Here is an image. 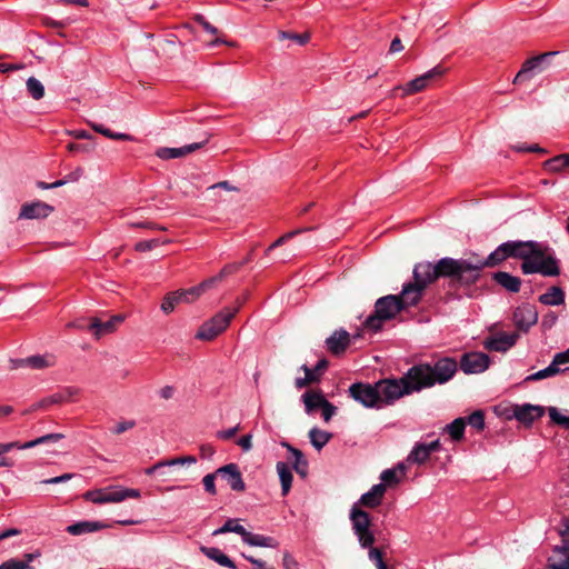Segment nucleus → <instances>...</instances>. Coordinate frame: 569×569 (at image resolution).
<instances>
[{
  "label": "nucleus",
  "mask_w": 569,
  "mask_h": 569,
  "mask_svg": "<svg viewBox=\"0 0 569 569\" xmlns=\"http://www.w3.org/2000/svg\"><path fill=\"white\" fill-rule=\"evenodd\" d=\"M508 258L520 259L523 274L539 273L543 277H557L560 274L559 260L550 248L541 242L528 240H512L499 244L485 260H473V266L479 267V272L485 267H495Z\"/></svg>",
  "instance_id": "nucleus-1"
},
{
  "label": "nucleus",
  "mask_w": 569,
  "mask_h": 569,
  "mask_svg": "<svg viewBox=\"0 0 569 569\" xmlns=\"http://www.w3.org/2000/svg\"><path fill=\"white\" fill-rule=\"evenodd\" d=\"M458 370L453 358L443 357L435 362L420 363L407 371V378L416 380V389L422 390L435 385H443L451 380Z\"/></svg>",
  "instance_id": "nucleus-2"
},
{
  "label": "nucleus",
  "mask_w": 569,
  "mask_h": 569,
  "mask_svg": "<svg viewBox=\"0 0 569 569\" xmlns=\"http://www.w3.org/2000/svg\"><path fill=\"white\" fill-rule=\"evenodd\" d=\"M410 299L403 296V289L400 295H388L379 298L375 303V313L365 321V327L373 331L379 330L383 322L396 317L401 310L416 306L418 302H409Z\"/></svg>",
  "instance_id": "nucleus-3"
},
{
  "label": "nucleus",
  "mask_w": 569,
  "mask_h": 569,
  "mask_svg": "<svg viewBox=\"0 0 569 569\" xmlns=\"http://www.w3.org/2000/svg\"><path fill=\"white\" fill-rule=\"evenodd\" d=\"M437 279L450 278L463 284H472L479 279V267L473 260L442 258L436 263Z\"/></svg>",
  "instance_id": "nucleus-4"
},
{
  "label": "nucleus",
  "mask_w": 569,
  "mask_h": 569,
  "mask_svg": "<svg viewBox=\"0 0 569 569\" xmlns=\"http://www.w3.org/2000/svg\"><path fill=\"white\" fill-rule=\"evenodd\" d=\"M246 299L247 296H244L243 298H238L234 308H224L220 312L214 315L211 319L202 323L196 333V338L204 341L213 340L217 336H219L228 328L231 319L240 310Z\"/></svg>",
  "instance_id": "nucleus-5"
},
{
  "label": "nucleus",
  "mask_w": 569,
  "mask_h": 569,
  "mask_svg": "<svg viewBox=\"0 0 569 569\" xmlns=\"http://www.w3.org/2000/svg\"><path fill=\"white\" fill-rule=\"evenodd\" d=\"M416 380L407 378V373L399 379H383L376 382L379 390V403L391 405L406 395L420 391L416 389Z\"/></svg>",
  "instance_id": "nucleus-6"
},
{
  "label": "nucleus",
  "mask_w": 569,
  "mask_h": 569,
  "mask_svg": "<svg viewBox=\"0 0 569 569\" xmlns=\"http://www.w3.org/2000/svg\"><path fill=\"white\" fill-rule=\"evenodd\" d=\"M437 279L436 264L420 262L413 268V282L403 284V296L409 302H419L426 287Z\"/></svg>",
  "instance_id": "nucleus-7"
},
{
  "label": "nucleus",
  "mask_w": 569,
  "mask_h": 569,
  "mask_svg": "<svg viewBox=\"0 0 569 569\" xmlns=\"http://www.w3.org/2000/svg\"><path fill=\"white\" fill-rule=\"evenodd\" d=\"M352 530L362 548H369L375 542L373 532L370 530L371 518L367 511L353 503L349 515Z\"/></svg>",
  "instance_id": "nucleus-8"
},
{
  "label": "nucleus",
  "mask_w": 569,
  "mask_h": 569,
  "mask_svg": "<svg viewBox=\"0 0 569 569\" xmlns=\"http://www.w3.org/2000/svg\"><path fill=\"white\" fill-rule=\"evenodd\" d=\"M140 496L137 489H126L121 487H106L90 490L84 493V499L93 503H117L127 498H138Z\"/></svg>",
  "instance_id": "nucleus-9"
},
{
  "label": "nucleus",
  "mask_w": 569,
  "mask_h": 569,
  "mask_svg": "<svg viewBox=\"0 0 569 569\" xmlns=\"http://www.w3.org/2000/svg\"><path fill=\"white\" fill-rule=\"evenodd\" d=\"M443 73L445 69H442L440 66H436L423 74L418 76L417 78L407 82L405 86L395 87L390 93V97L395 98L398 94V91H401V97L421 92L426 90L435 79L442 77Z\"/></svg>",
  "instance_id": "nucleus-10"
},
{
  "label": "nucleus",
  "mask_w": 569,
  "mask_h": 569,
  "mask_svg": "<svg viewBox=\"0 0 569 569\" xmlns=\"http://www.w3.org/2000/svg\"><path fill=\"white\" fill-rule=\"evenodd\" d=\"M63 438H64L63 433H48V435L41 436L37 439H33L31 441H27L23 443L18 442V441L6 442V443L1 442L0 443V467L10 468L14 465L13 460H11L10 458L4 456L12 449H19V450L30 449V448H33L39 445L57 442Z\"/></svg>",
  "instance_id": "nucleus-11"
},
{
  "label": "nucleus",
  "mask_w": 569,
  "mask_h": 569,
  "mask_svg": "<svg viewBox=\"0 0 569 569\" xmlns=\"http://www.w3.org/2000/svg\"><path fill=\"white\" fill-rule=\"evenodd\" d=\"M558 53V51H549L526 60L520 71L516 74L513 83L520 82L523 79L531 78L532 76L545 71L549 66L550 58Z\"/></svg>",
  "instance_id": "nucleus-12"
},
{
  "label": "nucleus",
  "mask_w": 569,
  "mask_h": 569,
  "mask_svg": "<svg viewBox=\"0 0 569 569\" xmlns=\"http://www.w3.org/2000/svg\"><path fill=\"white\" fill-rule=\"evenodd\" d=\"M124 316L114 315L110 317L108 320H102L99 317H92L89 319V323L87 326V330L92 335L96 340H100L101 338L113 333L123 322Z\"/></svg>",
  "instance_id": "nucleus-13"
},
{
  "label": "nucleus",
  "mask_w": 569,
  "mask_h": 569,
  "mask_svg": "<svg viewBox=\"0 0 569 569\" xmlns=\"http://www.w3.org/2000/svg\"><path fill=\"white\" fill-rule=\"evenodd\" d=\"M349 396L367 408L379 407V390L376 383L356 382L349 387Z\"/></svg>",
  "instance_id": "nucleus-14"
},
{
  "label": "nucleus",
  "mask_w": 569,
  "mask_h": 569,
  "mask_svg": "<svg viewBox=\"0 0 569 569\" xmlns=\"http://www.w3.org/2000/svg\"><path fill=\"white\" fill-rule=\"evenodd\" d=\"M490 358L483 352H467L460 359V369L466 375H477L489 368Z\"/></svg>",
  "instance_id": "nucleus-15"
},
{
  "label": "nucleus",
  "mask_w": 569,
  "mask_h": 569,
  "mask_svg": "<svg viewBox=\"0 0 569 569\" xmlns=\"http://www.w3.org/2000/svg\"><path fill=\"white\" fill-rule=\"evenodd\" d=\"M538 321V311L530 303H522L512 313V322L521 332H528Z\"/></svg>",
  "instance_id": "nucleus-16"
},
{
  "label": "nucleus",
  "mask_w": 569,
  "mask_h": 569,
  "mask_svg": "<svg viewBox=\"0 0 569 569\" xmlns=\"http://www.w3.org/2000/svg\"><path fill=\"white\" fill-rule=\"evenodd\" d=\"M518 339V332H497L483 341V347L489 351L506 352L517 343Z\"/></svg>",
  "instance_id": "nucleus-17"
},
{
  "label": "nucleus",
  "mask_w": 569,
  "mask_h": 569,
  "mask_svg": "<svg viewBox=\"0 0 569 569\" xmlns=\"http://www.w3.org/2000/svg\"><path fill=\"white\" fill-rule=\"evenodd\" d=\"M52 212V206L42 201H33L22 204L18 218L26 220L44 219Z\"/></svg>",
  "instance_id": "nucleus-18"
},
{
  "label": "nucleus",
  "mask_w": 569,
  "mask_h": 569,
  "mask_svg": "<svg viewBox=\"0 0 569 569\" xmlns=\"http://www.w3.org/2000/svg\"><path fill=\"white\" fill-rule=\"evenodd\" d=\"M216 473L226 480L232 490L243 491L246 489L241 472L236 463L226 465L217 469Z\"/></svg>",
  "instance_id": "nucleus-19"
},
{
  "label": "nucleus",
  "mask_w": 569,
  "mask_h": 569,
  "mask_svg": "<svg viewBox=\"0 0 569 569\" xmlns=\"http://www.w3.org/2000/svg\"><path fill=\"white\" fill-rule=\"evenodd\" d=\"M202 293H203L202 291H192V288L184 290V291L170 293L163 299V301L161 303V310L164 313H169V312L173 311L174 307L178 303H180L182 301L191 302Z\"/></svg>",
  "instance_id": "nucleus-20"
},
{
  "label": "nucleus",
  "mask_w": 569,
  "mask_h": 569,
  "mask_svg": "<svg viewBox=\"0 0 569 569\" xmlns=\"http://www.w3.org/2000/svg\"><path fill=\"white\" fill-rule=\"evenodd\" d=\"M11 369L20 367H30L32 369H44L52 367L56 363V358L52 355H38L31 356L26 359L11 360Z\"/></svg>",
  "instance_id": "nucleus-21"
},
{
  "label": "nucleus",
  "mask_w": 569,
  "mask_h": 569,
  "mask_svg": "<svg viewBox=\"0 0 569 569\" xmlns=\"http://www.w3.org/2000/svg\"><path fill=\"white\" fill-rule=\"evenodd\" d=\"M349 345L350 335L343 329L336 330L326 339L327 349L335 356L343 353Z\"/></svg>",
  "instance_id": "nucleus-22"
},
{
  "label": "nucleus",
  "mask_w": 569,
  "mask_h": 569,
  "mask_svg": "<svg viewBox=\"0 0 569 569\" xmlns=\"http://www.w3.org/2000/svg\"><path fill=\"white\" fill-rule=\"evenodd\" d=\"M543 413L545 410L542 407L529 403L516 406L513 408V417L525 425H531L536 419L542 417Z\"/></svg>",
  "instance_id": "nucleus-23"
},
{
  "label": "nucleus",
  "mask_w": 569,
  "mask_h": 569,
  "mask_svg": "<svg viewBox=\"0 0 569 569\" xmlns=\"http://www.w3.org/2000/svg\"><path fill=\"white\" fill-rule=\"evenodd\" d=\"M386 493V486L382 483H377L371 487L369 491L363 493L360 499L356 502L359 503V507H366L370 509H375L379 507L382 502L383 496Z\"/></svg>",
  "instance_id": "nucleus-24"
},
{
  "label": "nucleus",
  "mask_w": 569,
  "mask_h": 569,
  "mask_svg": "<svg viewBox=\"0 0 569 569\" xmlns=\"http://www.w3.org/2000/svg\"><path fill=\"white\" fill-rule=\"evenodd\" d=\"M203 144H204V142H196V143L186 144L180 148L163 147V148L157 149L156 156L163 160L182 158V157H186L187 154L202 148Z\"/></svg>",
  "instance_id": "nucleus-25"
},
{
  "label": "nucleus",
  "mask_w": 569,
  "mask_h": 569,
  "mask_svg": "<svg viewBox=\"0 0 569 569\" xmlns=\"http://www.w3.org/2000/svg\"><path fill=\"white\" fill-rule=\"evenodd\" d=\"M243 263L244 262H239V263L234 262V263L224 266L217 276L204 280L203 282H201L200 284H198L196 287H192V291L204 292L206 290L212 288L217 282L221 281L223 278L237 272L243 266Z\"/></svg>",
  "instance_id": "nucleus-26"
},
{
  "label": "nucleus",
  "mask_w": 569,
  "mask_h": 569,
  "mask_svg": "<svg viewBox=\"0 0 569 569\" xmlns=\"http://www.w3.org/2000/svg\"><path fill=\"white\" fill-rule=\"evenodd\" d=\"M548 563L552 569H569V546H556L548 558Z\"/></svg>",
  "instance_id": "nucleus-27"
},
{
  "label": "nucleus",
  "mask_w": 569,
  "mask_h": 569,
  "mask_svg": "<svg viewBox=\"0 0 569 569\" xmlns=\"http://www.w3.org/2000/svg\"><path fill=\"white\" fill-rule=\"evenodd\" d=\"M492 279L509 292L517 293L521 288V279L506 271H497L492 274Z\"/></svg>",
  "instance_id": "nucleus-28"
},
{
  "label": "nucleus",
  "mask_w": 569,
  "mask_h": 569,
  "mask_svg": "<svg viewBox=\"0 0 569 569\" xmlns=\"http://www.w3.org/2000/svg\"><path fill=\"white\" fill-rule=\"evenodd\" d=\"M301 400L305 405L306 412L311 415L315 410L320 409L327 399L321 391L309 390L301 396Z\"/></svg>",
  "instance_id": "nucleus-29"
},
{
  "label": "nucleus",
  "mask_w": 569,
  "mask_h": 569,
  "mask_svg": "<svg viewBox=\"0 0 569 569\" xmlns=\"http://www.w3.org/2000/svg\"><path fill=\"white\" fill-rule=\"evenodd\" d=\"M200 551L209 559L216 561L218 565L230 569H236L234 562L219 548L201 546Z\"/></svg>",
  "instance_id": "nucleus-30"
},
{
  "label": "nucleus",
  "mask_w": 569,
  "mask_h": 569,
  "mask_svg": "<svg viewBox=\"0 0 569 569\" xmlns=\"http://www.w3.org/2000/svg\"><path fill=\"white\" fill-rule=\"evenodd\" d=\"M242 541L251 547L276 548L278 542L274 538L246 531Z\"/></svg>",
  "instance_id": "nucleus-31"
},
{
  "label": "nucleus",
  "mask_w": 569,
  "mask_h": 569,
  "mask_svg": "<svg viewBox=\"0 0 569 569\" xmlns=\"http://www.w3.org/2000/svg\"><path fill=\"white\" fill-rule=\"evenodd\" d=\"M565 291L560 287L552 286L539 297V301L545 306H560L565 303Z\"/></svg>",
  "instance_id": "nucleus-32"
},
{
  "label": "nucleus",
  "mask_w": 569,
  "mask_h": 569,
  "mask_svg": "<svg viewBox=\"0 0 569 569\" xmlns=\"http://www.w3.org/2000/svg\"><path fill=\"white\" fill-rule=\"evenodd\" d=\"M276 469L280 479L282 496H287L291 489L293 479L291 468L288 466V463L278 461Z\"/></svg>",
  "instance_id": "nucleus-33"
},
{
  "label": "nucleus",
  "mask_w": 569,
  "mask_h": 569,
  "mask_svg": "<svg viewBox=\"0 0 569 569\" xmlns=\"http://www.w3.org/2000/svg\"><path fill=\"white\" fill-rule=\"evenodd\" d=\"M104 526L98 521H79L67 527V532L72 536H80L89 532H96Z\"/></svg>",
  "instance_id": "nucleus-34"
},
{
  "label": "nucleus",
  "mask_w": 569,
  "mask_h": 569,
  "mask_svg": "<svg viewBox=\"0 0 569 569\" xmlns=\"http://www.w3.org/2000/svg\"><path fill=\"white\" fill-rule=\"evenodd\" d=\"M282 446H284L289 452H291L293 457V469L296 470V472L305 477L308 471V462L305 459L302 452L287 442H283Z\"/></svg>",
  "instance_id": "nucleus-35"
},
{
  "label": "nucleus",
  "mask_w": 569,
  "mask_h": 569,
  "mask_svg": "<svg viewBox=\"0 0 569 569\" xmlns=\"http://www.w3.org/2000/svg\"><path fill=\"white\" fill-rule=\"evenodd\" d=\"M246 531H247V529L242 525L239 523V519L230 518L223 523V526L216 529L212 532V536H219V535H223L227 532H234V533L239 535L242 539Z\"/></svg>",
  "instance_id": "nucleus-36"
},
{
  "label": "nucleus",
  "mask_w": 569,
  "mask_h": 569,
  "mask_svg": "<svg viewBox=\"0 0 569 569\" xmlns=\"http://www.w3.org/2000/svg\"><path fill=\"white\" fill-rule=\"evenodd\" d=\"M331 437L330 432L316 427L309 431L310 442L318 450L322 449L330 441Z\"/></svg>",
  "instance_id": "nucleus-37"
},
{
  "label": "nucleus",
  "mask_w": 569,
  "mask_h": 569,
  "mask_svg": "<svg viewBox=\"0 0 569 569\" xmlns=\"http://www.w3.org/2000/svg\"><path fill=\"white\" fill-rule=\"evenodd\" d=\"M430 457V452L426 448V443H416L407 457L409 463L422 465Z\"/></svg>",
  "instance_id": "nucleus-38"
},
{
  "label": "nucleus",
  "mask_w": 569,
  "mask_h": 569,
  "mask_svg": "<svg viewBox=\"0 0 569 569\" xmlns=\"http://www.w3.org/2000/svg\"><path fill=\"white\" fill-rule=\"evenodd\" d=\"M466 428V419L457 418L445 427V431L448 432L451 440L460 441L463 438Z\"/></svg>",
  "instance_id": "nucleus-39"
},
{
  "label": "nucleus",
  "mask_w": 569,
  "mask_h": 569,
  "mask_svg": "<svg viewBox=\"0 0 569 569\" xmlns=\"http://www.w3.org/2000/svg\"><path fill=\"white\" fill-rule=\"evenodd\" d=\"M196 461L197 460L193 456H186V457L176 458V459H171V460H167V461H161V462L156 463L151 468L144 469V473L152 475L156 471H158L164 467H168V466L183 465V463L191 465V463H196Z\"/></svg>",
  "instance_id": "nucleus-40"
},
{
  "label": "nucleus",
  "mask_w": 569,
  "mask_h": 569,
  "mask_svg": "<svg viewBox=\"0 0 569 569\" xmlns=\"http://www.w3.org/2000/svg\"><path fill=\"white\" fill-rule=\"evenodd\" d=\"M66 401L67 398L64 397V395H58L56 392L33 403L28 411L48 409L50 406L63 403Z\"/></svg>",
  "instance_id": "nucleus-41"
},
{
  "label": "nucleus",
  "mask_w": 569,
  "mask_h": 569,
  "mask_svg": "<svg viewBox=\"0 0 569 569\" xmlns=\"http://www.w3.org/2000/svg\"><path fill=\"white\" fill-rule=\"evenodd\" d=\"M398 470H400L401 473H405V465L399 463L397 468L386 469L381 472L380 479L381 483L387 486L397 485L400 482V477L398 476Z\"/></svg>",
  "instance_id": "nucleus-42"
},
{
  "label": "nucleus",
  "mask_w": 569,
  "mask_h": 569,
  "mask_svg": "<svg viewBox=\"0 0 569 569\" xmlns=\"http://www.w3.org/2000/svg\"><path fill=\"white\" fill-rule=\"evenodd\" d=\"M559 372H561V369L557 365H553V360H552L551 363L547 368L541 369V370L528 376L525 380L526 381H538V380H542V379H546L549 377H553V376L558 375Z\"/></svg>",
  "instance_id": "nucleus-43"
},
{
  "label": "nucleus",
  "mask_w": 569,
  "mask_h": 569,
  "mask_svg": "<svg viewBox=\"0 0 569 569\" xmlns=\"http://www.w3.org/2000/svg\"><path fill=\"white\" fill-rule=\"evenodd\" d=\"M301 370H303L305 377L303 378H297L295 380V386H296L297 389H302V388L309 386L310 383L319 381V376L316 375L311 370V368H309L307 365H302L301 366Z\"/></svg>",
  "instance_id": "nucleus-44"
},
{
  "label": "nucleus",
  "mask_w": 569,
  "mask_h": 569,
  "mask_svg": "<svg viewBox=\"0 0 569 569\" xmlns=\"http://www.w3.org/2000/svg\"><path fill=\"white\" fill-rule=\"evenodd\" d=\"M27 90L34 100H40L44 96L43 84L34 77H30L27 80Z\"/></svg>",
  "instance_id": "nucleus-45"
},
{
  "label": "nucleus",
  "mask_w": 569,
  "mask_h": 569,
  "mask_svg": "<svg viewBox=\"0 0 569 569\" xmlns=\"http://www.w3.org/2000/svg\"><path fill=\"white\" fill-rule=\"evenodd\" d=\"M542 168L548 172L558 173V172H561L562 170H565L567 168V166L565 164L561 154H559V156H556L553 158L546 160L542 163Z\"/></svg>",
  "instance_id": "nucleus-46"
},
{
  "label": "nucleus",
  "mask_w": 569,
  "mask_h": 569,
  "mask_svg": "<svg viewBox=\"0 0 569 569\" xmlns=\"http://www.w3.org/2000/svg\"><path fill=\"white\" fill-rule=\"evenodd\" d=\"M92 129L110 139L114 140H129L130 137L126 133H113L110 129L106 128L103 124L92 123Z\"/></svg>",
  "instance_id": "nucleus-47"
},
{
  "label": "nucleus",
  "mask_w": 569,
  "mask_h": 569,
  "mask_svg": "<svg viewBox=\"0 0 569 569\" xmlns=\"http://www.w3.org/2000/svg\"><path fill=\"white\" fill-rule=\"evenodd\" d=\"M548 412L552 422L569 429V416L562 415L556 407H550Z\"/></svg>",
  "instance_id": "nucleus-48"
},
{
  "label": "nucleus",
  "mask_w": 569,
  "mask_h": 569,
  "mask_svg": "<svg viewBox=\"0 0 569 569\" xmlns=\"http://www.w3.org/2000/svg\"><path fill=\"white\" fill-rule=\"evenodd\" d=\"M472 428L477 430H482L485 428V416L483 412L480 410H477L472 412L468 418L467 421Z\"/></svg>",
  "instance_id": "nucleus-49"
},
{
  "label": "nucleus",
  "mask_w": 569,
  "mask_h": 569,
  "mask_svg": "<svg viewBox=\"0 0 569 569\" xmlns=\"http://www.w3.org/2000/svg\"><path fill=\"white\" fill-rule=\"evenodd\" d=\"M279 38L293 40L297 43H299L300 46H303L309 41L310 36L308 33L299 34V33H291V32H287V31H280Z\"/></svg>",
  "instance_id": "nucleus-50"
},
{
  "label": "nucleus",
  "mask_w": 569,
  "mask_h": 569,
  "mask_svg": "<svg viewBox=\"0 0 569 569\" xmlns=\"http://www.w3.org/2000/svg\"><path fill=\"white\" fill-rule=\"evenodd\" d=\"M369 559L376 563L377 569H388L382 559V552L372 546L369 547Z\"/></svg>",
  "instance_id": "nucleus-51"
},
{
  "label": "nucleus",
  "mask_w": 569,
  "mask_h": 569,
  "mask_svg": "<svg viewBox=\"0 0 569 569\" xmlns=\"http://www.w3.org/2000/svg\"><path fill=\"white\" fill-rule=\"evenodd\" d=\"M558 321V316L555 311H548L541 319V329L543 331L550 330Z\"/></svg>",
  "instance_id": "nucleus-52"
},
{
  "label": "nucleus",
  "mask_w": 569,
  "mask_h": 569,
  "mask_svg": "<svg viewBox=\"0 0 569 569\" xmlns=\"http://www.w3.org/2000/svg\"><path fill=\"white\" fill-rule=\"evenodd\" d=\"M0 569H33L31 566L27 565L22 560L18 559H9L0 565Z\"/></svg>",
  "instance_id": "nucleus-53"
},
{
  "label": "nucleus",
  "mask_w": 569,
  "mask_h": 569,
  "mask_svg": "<svg viewBox=\"0 0 569 569\" xmlns=\"http://www.w3.org/2000/svg\"><path fill=\"white\" fill-rule=\"evenodd\" d=\"M218 473H208L203 477L202 483L204 487V490L209 492L210 495L214 496L217 493L216 486H214V479Z\"/></svg>",
  "instance_id": "nucleus-54"
},
{
  "label": "nucleus",
  "mask_w": 569,
  "mask_h": 569,
  "mask_svg": "<svg viewBox=\"0 0 569 569\" xmlns=\"http://www.w3.org/2000/svg\"><path fill=\"white\" fill-rule=\"evenodd\" d=\"M320 409L321 416L326 422H328L336 415L337 411V408L328 400H326V402L322 405Z\"/></svg>",
  "instance_id": "nucleus-55"
},
{
  "label": "nucleus",
  "mask_w": 569,
  "mask_h": 569,
  "mask_svg": "<svg viewBox=\"0 0 569 569\" xmlns=\"http://www.w3.org/2000/svg\"><path fill=\"white\" fill-rule=\"evenodd\" d=\"M134 425L136 423L132 420L120 421L114 425V427L111 429V432L114 435H120V433H123V432L128 431L129 429L133 428Z\"/></svg>",
  "instance_id": "nucleus-56"
},
{
  "label": "nucleus",
  "mask_w": 569,
  "mask_h": 569,
  "mask_svg": "<svg viewBox=\"0 0 569 569\" xmlns=\"http://www.w3.org/2000/svg\"><path fill=\"white\" fill-rule=\"evenodd\" d=\"M301 231L302 230L290 231V232L283 234V236H281L273 243H271L269 246V248L267 249V252L273 250L274 248H278V247L282 246L287 240L291 239L292 237H295L296 234L300 233Z\"/></svg>",
  "instance_id": "nucleus-57"
},
{
  "label": "nucleus",
  "mask_w": 569,
  "mask_h": 569,
  "mask_svg": "<svg viewBox=\"0 0 569 569\" xmlns=\"http://www.w3.org/2000/svg\"><path fill=\"white\" fill-rule=\"evenodd\" d=\"M559 533L562 539V543L569 546V517H565L561 520Z\"/></svg>",
  "instance_id": "nucleus-58"
},
{
  "label": "nucleus",
  "mask_w": 569,
  "mask_h": 569,
  "mask_svg": "<svg viewBox=\"0 0 569 569\" xmlns=\"http://www.w3.org/2000/svg\"><path fill=\"white\" fill-rule=\"evenodd\" d=\"M73 477H74L73 473H63V475L58 476V477L46 479V480L42 481V483H46V485H58V483L67 482L70 479H72Z\"/></svg>",
  "instance_id": "nucleus-59"
},
{
  "label": "nucleus",
  "mask_w": 569,
  "mask_h": 569,
  "mask_svg": "<svg viewBox=\"0 0 569 569\" xmlns=\"http://www.w3.org/2000/svg\"><path fill=\"white\" fill-rule=\"evenodd\" d=\"M282 566L283 569H300L298 561L289 552L283 553Z\"/></svg>",
  "instance_id": "nucleus-60"
},
{
  "label": "nucleus",
  "mask_w": 569,
  "mask_h": 569,
  "mask_svg": "<svg viewBox=\"0 0 569 569\" xmlns=\"http://www.w3.org/2000/svg\"><path fill=\"white\" fill-rule=\"evenodd\" d=\"M242 557L253 565L254 569H274L272 566H268L264 561L257 559L252 556L242 553Z\"/></svg>",
  "instance_id": "nucleus-61"
},
{
  "label": "nucleus",
  "mask_w": 569,
  "mask_h": 569,
  "mask_svg": "<svg viewBox=\"0 0 569 569\" xmlns=\"http://www.w3.org/2000/svg\"><path fill=\"white\" fill-rule=\"evenodd\" d=\"M566 363H569V348L566 351L556 353L553 357V365H557L559 368Z\"/></svg>",
  "instance_id": "nucleus-62"
},
{
  "label": "nucleus",
  "mask_w": 569,
  "mask_h": 569,
  "mask_svg": "<svg viewBox=\"0 0 569 569\" xmlns=\"http://www.w3.org/2000/svg\"><path fill=\"white\" fill-rule=\"evenodd\" d=\"M240 430V426L237 425L232 428H229L227 430H221L217 433L218 438L220 439H223V440H229L231 439L238 431Z\"/></svg>",
  "instance_id": "nucleus-63"
},
{
  "label": "nucleus",
  "mask_w": 569,
  "mask_h": 569,
  "mask_svg": "<svg viewBox=\"0 0 569 569\" xmlns=\"http://www.w3.org/2000/svg\"><path fill=\"white\" fill-rule=\"evenodd\" d=\"M83 174V169L78 167L76 168L74 170H72L71 172H69L66 177H64V180L66 182H77Z\"/></svg>",
  "instance_id": "nucleus-64"
}]
</instances>
